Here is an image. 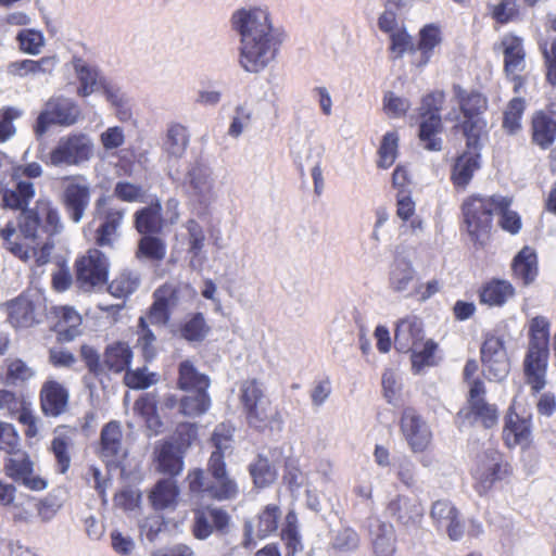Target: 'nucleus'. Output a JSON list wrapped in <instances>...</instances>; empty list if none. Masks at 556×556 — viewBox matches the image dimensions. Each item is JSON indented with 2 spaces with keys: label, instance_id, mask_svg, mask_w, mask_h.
Returning <instances> with one entry per match:
<instances>
[{
  "label": "nucleus",
  "instance_id": "19",
  "mask_svg": "<svg viewBox=\"0 0 556 556\" xmlns=\"http://www.w3.org/2000/svg\"><path fill=\"white\" fill-rule=\"evenodd\" d=\"M425 340L422 321L416 315H407L397 320L394 332V346L401 353L419 349Z\"/></svg>",
  "mask_w": 556,
  "mask_h": 556
},
{
  "label": "nucleus",
  "instance_id": "39",
  "mask_svg": "<svg viewBox=\"0 0 556 556\" xmlns=\"http://www.w3.org/2000/svg\"><path fill=\"white\" fill-rule=\"evenodd\" d=\"M178 387L185 391H206L210 379L201 374L191 361L186 359L179 364Z\"/></svg>",
  "mask_w": 556,
  "mask_h": 556
},
{
  "label": "nucleus",
  "instance_id": "59",
  "mask_svg": "<svg viewBox=\"0 0 556 556\" xmlns=\"http://www.w3.org/2000/svg\"><path fill=\"white\" fill-rule=\"evenodd\" d=\"M138 345L140 346L144 357L147 359L153 358L155 356V342L156 337L153 331L150 329L149 324H147V319L144 317L139 318L138 323Z\"/></svg>",
  "mask_w": 556,
  "mask_h": 556
},
{
  "label": "nucleus",
  "instance_id": "60",
  "mask_svg": "<svg viewBox=\"0 0 556 556\" xmlns=\"http://www.w3.org/2000/svg\"><path fill=\"white\" fill-rule=\"evenodd\" d=\"M35 497L23 495L18 505L13 506V511L9 515L11 520L16 525H29L35 518Z\"/></svg>",
  "mask_w": 556,
  "mask_h": 556
},
{
  "label": "nucleus",
  "instance_id": "57",
  "mask_svg": "<svg viewBox=\"0 0 556 556\" xmlns=\"http://www.w3.org/2000/svg\"><path fill=\"white\" fill-rule=\"evenodd\" d=\"M397 142L399 136L396 132H387L381 141L379 148L378 166L381 168H389L396 160L397 156Z\"/></svg>",
  "mask_w": 556,
  "mask_h": 556
},
{
  "label": "nucleus",
  "instance_id": "41",
  "mask_svg": "<svg viewBox=\"0 0 556 556\" xmlns=\"http://www.w3.org/2000/svg\"><path fill=\"white\" fill-rule=\"evenodd\" d=\"M73 66L79 81L78 94L80 97H88L94 92L100 86V81H105L99 76L96 67L89 65L80 58L73 60Z\"/></svg>",
  "mask_w": 556,
  "mask_h": 556
},
{
  "label": "nucleus",
  "instance_id": "25",
  "mask_svg": "<svg viewBox=\"0 0 556 556\" xmlns=\"http://www.w3.org/2000/svg\"><path fill=\"white\" fill-rule=\"evenodd\" d=\"M40 403L45 415L58 417L66 410L67 390L56 381H47L40 391Z\"/></svg>",
  "mask_w": 556,
  "mask_h": 556
},
{
  "label": "nucleus",
  "instance_id": "43",
  "mask_svg": "<svg viewBox=\"0 0 556 556\" xmlns=\"http://www.w3.org/2000/svg\"><path fill=\"white\" fill-rule=\"evenodd\" d=\"M157 470L169 476H177L184 469L182 455L172 443H164L157 450Z\"/></svg>",
  "mask_w": 556,
  "mask_h": 556
},
{
  "label": "nucleus",
  "instance_id": "14",
  "mask_svg": "<svg viewBox=\"0 0 556 556\" xmlns=\"http://www.w3.org/2000/svg\"><path fill=\"white\" fill-rule=\"evenodd\" d=\"M400 429L413 453L426 451L432 442L430 426L413 407L403 409L400 418Z\"/></svg>",
  "mask_w": 556,
  "mask_h": 556
},
{
  "label": "nucleus",
  "instance_id": "53",
  "mask_svg": "<svg viewBox=\"0 0 556 556\" xmlns=\"http://www.w3.org/2000/svg\"><path fill=\"white\" fill-rule=\"evenodd\" d=\"M180 401V412L188 417H198L211 406V399L206 391H192Z\"/></svg>",
  "mask_w": 556,
  "mask_h": 556
},
{
  "label": "nucleus",
  "instance_id": "5",
  "mask_svg": "<svg viewBox=\"0 0 556 556\" xmlns=\"http://www.w3.org/2000/svg\"><path fill=\"white\" fill-rule=\"evenodd\" d=\"M53 237L40 229L34 239L24 238L13 222H8L0 230V238L7 250L24 262L34 260L38 266L49 262L54 249L51 240Z\"/></svg>",
  "mask_w": 556,
  "mask_h": 556
},
{
  "label": "nucleus",
  "instance_id": "15",
  "mask_svg": "<svg viewBox=\"0 0 556 556\" xmlns=\"http://www.w3.org/2000/svg\"><path fill=\"white\" fill-rule=\"evenodd\" d=\"M508 472V464L503 460L502 455L494 448H488L479 456L472 472L478 492L485 493L495 481L504 479Z\"/></svg>",
  "mask_w": 556,
  "mask_h": 556
},
{
  "label": "nucleus",
  "instance_id": "38",
  "mask_svg": "<svg viewBox=\"0 0 556 556\" xmlns=\"http://www.w3.org/2000/svg\"><path fill=\"white\" fill-rule=\"evenodd\" d=\"M8 318L16 328H27L36 323L35 305L26 296H20L8 305Z\"/></svg>",
  "mask_w": 556,
  "mask_h": 556
},
{
  "label": "nucleus",
  "instance_id": "54",
  "mask_svg": "<svg viewBox=\"0 0 556 556\" xmlns=\"http://www.w3.org/2000/svg\"><path fill=\"white\" fill-rule=\"evenodd\" d=\"M166 255L165 242L151 235L143 236L138 243L137 257H146L151 261H162Z\"/></svg>",
  "mask_w": 556,
  "mask_h": 556
},
{
  "label": "nucleus",
  "instance_id": "36",
  "mask_svg": "<svg viewBox=\"0 0 556 556\" xmlns=\"http://www.w3.org/2000/svg\"><path fill=\"white\" fill-rule=\"evenodd\" d=\"M443 130L441 114L432 113L429 116H421L419 125V139L425 149L429 151H441Z\"/></svg>",
  "mask_w": 556,
  "mask_h": 556
},
{
  "label": "nucleus",
  "instance_id": "18",
  "mask_svg": "<svg viewBox=\"0 0 556 556\" xmlns=\"http://www.w3.org/2000/svg\"><path fill=\"white\" fill-rule=\"evenodd\" d=\"M388 515L407 530L418 529L424 519L421 503L405 495H397L387 506Z\"/></svg>",
  "mask_w": 556,
  "mask_h": 556
},
{
  "label": "nucleus",
  "instance_id": "31",
  "mask_svg": "<svg viewBox=\"0 0 556 556\" xmlns=\"http://www.w3.org/2000/svg\"><path fill=\"white\" fill-rule=\"evenodd\" d=\"M163 224L162 205L157 199L135 213V227L141 235L159 233Z\"/></svg>",
  "mask_w": 556,
  "mask_h": 556
},
{
  "label": "nucleus",
  "instance_id": "23",
  "mask_svg": "<svg viewBox=\"0 0 556 556\" xmlns=\"http://www.w3.org/2000/svg\"><path fill=\"white\" fill-rule=\"evenodd\" d=\"M430 517L438 528L446 530L452 540H458L463 535V526L458 520L457 510L451 502L445 500L434 502Z\"/></svg>",
  "mask_w": 556,
  "mask_h": 556
},
{
  "label": "nucleus",
  "instance_id": "50",
  "mask_svg": "<svg viewBox=\"0 0 556 556\" xmlns=\"http://www.w3.org/2000/svg\"><path fill=\"white\" fill-rule=\"evenodd\" d=\"M296 521V515L293 511L288 513L286 516V523L281 530V539L287 548L286 556H295L299 552L303 551V544L298 531Z\"/></svg>",
  "mask_w": 556,
  "mask_h": 556
},
{
  "label": "nucleus",
  "instance_id": "20",
  "mask_svg": "<svg viewBox=\"0 0 556 556\" xmlns=\"http://www.w3.org/2000/svg\"><path fill=\"white\" fill-rule=\"evenodd\" d=\"M548 348L529 346L523 361L527 383L534 392H540L546 384Z\"/></svg>",
  "mask_w": 556,
  "mask_h": 556
},
{
  "label": "nucleus",
  "instance_id": "46",
  "mask_svg": "<svg viewBox=\"0 0 556 556\" xmlns=\"http://www.w3.org/2000/svg\"><path fill=\"white\" fill-rule=\"evenodd\" d=\"M55 315L59 318L56 328L61 338L66 341L75 339L80 332V315L73 307L68 306L56 307Z\"/></svg>",
  "mask_w": 556,
  "mask_h": 556
},
{
  "label": "nucleus",
  "instance_id": "21",
  "mask_svg": "<svg viewBox=\"0 0 556 556\" xmlns=\"http://www.w3.org/2000/svg\"><path fill=\"white\" fill-rule=\"evenodd\" d=\"M122 428L118 421L108 422L100 434V457L108 464H115L124 457Z\"/></svg>",
  "mask_w": 556,
  "mask_h": 556
},
{
  "label": "nucleus",
  "instance_id": "58",
  "mask_svg": "<svg viewBox=\"0 0 556 556\" xmlns=\"http://www.w3.org/2000/svg\"><path fill=\"white\" fill-rule=\"evenodd\" d=\"M435 350L437 344L432 340H424L419 349L409 351L412 353V365L416 372H419L426 366L434 364Z\"/></svg>",
  "mask_w": 556,
  "mask_h": 556
},
{
  "label": "nucleus",
  "instance_id": "34",
  "mask_svg": "<svg viewBox=\"0 0 556 556\" xmlns=\"http://www.w3.org/2000/svg\"><path fill=\"white\" fill-rule=\"evenodd\" d=\"M281 517L280 508L277 505H267L257 516L255 525L247 523L245 533L251 536L254 534L257 539H265L278 529Z\"/></svg>",
  "mask_w": 556,
  "mask_h": 556
},
{
  "label": "nucleus",
  "instance_id": "35",
  "mask_svg": "<svg viewBox=\"0 0 556 556\" xmlns=\"http://www.w3.org/2000/svg\"><path fill=\"white\" fill-rule=\"evenodd\" d=\"M530 433V425L527 419L520 418L513 412L507 414L503 430V438L508 447L528 445Z\"/></svg>",
  "mask_w": 556,
  "mask_h": 556
},
{
  "label": "nucleus",
  "instance_id": "40",
  "mask_svg": "<svg viewBox=\"0 0 556 556\" xmlns=\"http://www.w3.org/2000/svg\"><path fill=\"white\" fill-rule=\"evenodd\" d=\"M442 42L440 28L434 24L424 26L419 31L417 50L420 53L418 66H426L434 54L435 48Z\"/></svg>",
  "mask_w": 556,
  "mask_h": 556
},
{
  "label": "nucleus",
  "instance_id": "6",
  "mask_svg": "<svg viewBox=\"0 0 556 556\" xmlns=\"http://www.w3.org/2000/svg\"><path fill=\"white\" fill-rule=\"evenodd\" d=\"M93 147L89 135L71 132L60 137L55 146L41 156V161L50 167L79 166L92 157Z\"/></svg>",
  "mask_w": 556,
  "mask_h": 556
},
{
  "label": "nucleus",
  "instance_id": "24",
  "mask_svg": "<svg viewBox=\"0 0 556 556\" xmlns=\"http://www.w3.org/2000/svg\"><path fill=\"white\" fill-rule=\"evenodd\" d=\"M190 143V132L187 126L178 122L167 125L163 138L162 150L172 160H179L186 154Z\"/></svg>",
  "mask_w": 556,
  "mask_h": 556
},
{
  "label": "nucleus",
  "instance_id": "22",
  "mask_svg": "<svg viewBox=\"0 0 556 556\" xmlns=\"http://www.w3.org/2000/svg\"><path fill=\"white\" fill-rule=\"evenodd\" d=\"M229 515L222 508H207L195 513L193 534L199 540L207 539L213 530L223 532L229 523Z\"/></svg>",
  "mask_w": 556,
  "mask_h": 556
},
{
  "label": "nucleus",
  "instance_id": "63",
  "mask_svg": "<svg viewBox=\"0 0 556 556\" xmlns=\"http://www.w3.org/2000/svg\"><path fill=\"white\" fill-rule=\"evenodd\" d=\"M22 114V110L13 106L0 110V142L9 140L15 135L16 129L13 125V121L21 117Z\"/></svg>",
  "mask_w": 556,
  "mask_h": 556
},
{
  "label": "nucleus",
  "instance_id": "2",
  "mask_svg": "<svg viewBox=\"0 0 556 556\" xmlns=\"http://www.w3.org/2000/svg\"><path fill=\"white\" fill-rule=\"evenodd\" d=\"M35 194L34 184L28 179H20L2 192L3 206L21 211L15 226L24 238L34 239L40 229L49 236L60 235L64 224L59 208L48 197H40L35 206L29 208Z\"/></svg>",
  "mask_w": 556,
  "mask_h": 556
},
{
  "label": "nucleus",
  "instance_id": "56",
  "mask_svg": "<svg viewBox=\"0 0 556 556\" xmlns=\"http://www.w3.org/2000/svg\"><path fill=\"white\" fill-rule=\"evenodd\" d=\"M71 438L64 434L54 437L51 442V450L56 459L58 470L65 473L71 466L70 446Z\"/></svg>",
  "mask_w": 556,
  "mask_h": 556
},
{
  "label": "nucleus",
  "instance_id": "47",
  "mask_svg": "<svg viewBox=\"0 0 556 556\" xmlns=\"http://www.w3.org/2000/svg\"><path fill=\"white\" fill-rule=\"evenodd\" d=\"M513 199L505 195H497L496 214L500 216V227L509 232L510 235H517L522 226L521 217L516 212L510 210Z\"/></svg>",
  "mask_w": 556,
  "mask_h": 556
},
{
  "label": "nucleus",
  "instance_id": "17",
  "mask_svg": "<svg viewBox=\"0 0 556 556\" xmlns=\"http://www.w3.org/2000/svg\"><path fill=\"white\" fill-rule=\"evenodd\" d=\"M10 455L11 457L5 464V469L11 478L33 491H42L47 488V481L34 475V464L26 452L16 450L10 453Z\"/></svg>",
  "mask_w": 556,
  "mask_h": 556
},
{
  "label": "nucleus",
  "instance_id": "44",
  "mask_svg": "<svg viewBox=\"0 0 556 556\" xmlns=\"http://www.w3.org/2000/svg\"><path fill=\"white\" fill-rule=\"evenodd\" d=\"M514 294L515 289L510 282L506 280H492L481 289L480 301L489 306H502Z\"/></svg>",
  "mask_w": 556,
  "mask_h": 556
},
{
  "label": "nucleus",
  "instance_id": "30",
  "mask_svg": "<svg viewBox=\"0 0 556 556\" xmlns=\"http://www.w3.org/2000/svg\"><path fill=\"white\" fill-rule=\"evenodd\" d=\"M531 124L533 142L541 149L549 148L556 140V119L547 112L538 111Z\"/></svg>",
  "mask_w": 556,
  "mask_h": 556
},
{
  "label": "nucleus",
  "instance_id": "3",
  "mask_svg": "<svg viewBox=\"0 0 556 556\" xmlns=\"http://www.w3.org/2000/svg\"><path fill=\"white\" fill-rule=\"evenodd\" d=\"M239 400L250 428L258 432H279L283 427L281 410L265 394L263 384L256 379L240 384Z\"/></svg>",
  "mask_w": 556,
  "mask_h": 556
},
{
  "label": "nucleus",
  "instance_id": "29",
  "mask_svg": "<svg viewBox=\"0 0 556 556\" xmlns=\"http://www.w3.org/2000/svg\"><path fill=\"white\" fill-rule=\"evenodd\" d=\"M479 148V143L477 149L468 148L469 151L464 152L456 159L452 170V180L456 187L465 188L472 179L475 172L480 167V154L477 152Z\"/></svg>",
  "mask_w": 556,
  "mask_h": 556
},
{
  "label": "nucleus",
  "instance_id": "8",
  "mask_svg": "<svg viewBox=\"0 0 556 556\" xmlns=\"http://www.w3.org/2000/svg\"><path fill=\"white\" fill-rule=\"evenodd\" d=\"M180 186L187 198L201 207H208L217 199L214 169L202 160L188 164Z\"/></svg>",
  "mask_w": 556,
  "mask_h": 556
},
{
  "label": "nucleus",
  "instance_id": "9",
  "mask_svg": "<svg viewBox=\"0 0 556 556\" xmlns=\"http://www.w3.org/2000/svg\"><path fill=\"white\" fill-rule=\"evenodd\" d=\"M453 91L465 118L463 130L467 139V148L477 149L486 127V122L481 115L486 110L488 101L481 93L469 92L459 85H454Z\"/></svg>",
  "mask_w": 556,
  "mask_h": 556
},
{
  "label": "nucleus",
  "instance_id": "4",
  "mask_svg": "<svg viewBox=\"0 0 556 556\" xmlns=\"http://www.w3.org/2000/svg\"><path fill=\"white\" fill-rule=\"evenodd\" d=\"M208 477L204 471L195 469L188 475L189 489L192 493L217 500L227 501L237 496L239 489L237 482L228 475L223 455L212 453L207 463Z\"/></svg>",
  "mask_w": 556,
  "mask_h": 556
},
{
  "label": "nucleus",
  "instance_id": "51",
  "mask_svg": "<svg viewBox=\"0 0 556 556\" xmlns=\"http://www.w3.org/2000/svg\"><path fill=\"white\" fill-rule=\"evenodd\" d=\"M140 285L139 275L124 270L117 275L109 285V292L118 299L127 298L134 293Z\"/></svg>",
  "mask_w": 556,
  "mask_h": 556
},
{
  "label": "nucleus",
  "instance_id": "7",
  "mask_svg": "<svg viewBox=\"0 0 556 556\" xmlns=\"http://www.w3.org/2000/svg\"><path fill=\"white\" fill-rule=\"evenodd\" d=\"M497 195L472 194L462 206L464 220L470 239L483 245L493 226V215L496 213Z\"/></svg>",
  "mask_w": 556,
  "mask_h": 556
},
{
  "label": "nucleus",
  "instance_id": "1",
  "mask_svg": "<svg viewBox=\"0 0 556 556\" xmlns=\"http://www.w3.org/2000/svg\"><path fill=\"white\" fill-rule=\"evenodd\" d=\"M230 27L239 37L238 62L244 72L258 74L276 59L283 34L273 26L268 10L238 9L231 14Z\"/></svg>",
  "mask_w": 556,
  "mask_h": 556
},
{
  "label": "nucleus",
  "instance_id": "61",
  "mask_svg": "<svg viewBox=\"0 0 556 556\" xmlns=\"http://www.w3.org/2000/svg\"><path fill=\"white\" fill-rule=\"evenodd\" d=\"M467 415H472L475 421H480L485 428L495 426L498 419L496 407L485 401L476 402Z\"/></svg>",
  "mask_w": 556,
  "mask_h": 556
},
{
  "label": "nucleus",
  "instance_id": "10",
  "mask_svg": "<svg viewBox=\"0 0 556 556\" xmlns=\"http://www.w3.org/2000/svg\"><path fill=\"white\" fill-rule=\"evenodd\" d=\"M126 213V207L114 203L110 195L97 199L93 217L99 223L96 230V243L99 247H113L121 236Z\"/></svg>",
  "mask_w": 556,
  "mask_h": 556
},
{
  "label": "nucleus",
  "instance_id": "52",
  "mask_svg": "<svg viewBox=\"0 0 556 556\" xmlns=\"http://www.w3.org/2000/svg\"><path fill=\"white\" fill-rule=\"evenodd\" d=\"M210 327L202 313H194L180 327V334L190 342L202 341L208 333Z\"/></svg>",
  "mask_w": 556,
  "mask_h": 556
},
{
  "label": "nucleus",
  "instance_id": "49",
  "mask_svg": "<svg viewBox=\"0 0 556 556\" xmlns=\"http://www.w3.org/2000/svg\"><path fill=\"white\" fill-rule=\"evenodd\" d=\"M178 488L172 479L160 480L150 494V501L155 509H164L175 504Z\"/></svg>",
  "mask_w": 556,
  "mask_h": 556
},
{
  "label": "nucleus",
  "instance_id": "45",
  "mask_svg": "<svg viewBox=\"0 0 556 556\" xmlns=\"http://www.w3.org/2000/svg\"><path fill=\"white\" fill-rule=\"evenodd\" d=\"M195 294L197 291L187 283L164 285L154 292V295L160 296L168 305L169 309L192 301Z\"/></svg>",
  "mask_w": 556,
  "mask_h": 556
},
{
  "label": "nucleus",
  "instance_id": "26",
  "mask_svg": "<svg viewBox=\"0 0 556 556\" xmlns=\"http://www.w3.org/2000/svg\"><path fill=\"white\" fill-rule=\"evenodd\" d=\"M415 278L416 270L412 262L397 252L389 270V289L394 293L407 292Z\"/></svg>",
  "mask_w": 556,
  "mask_h": 556
},
{
  "label": "nucleus",
  "instance_id": "11",
  "mask_svg": "<svg viewBox=\"0 0 556 556\" xmlns=\"http://www.w3.org/2000/svg\"><path fill=\"white\" fill-rule=\"evenodd\" d=\"M92 187L84 175L66 176L62 180L60 202L71 222L79 224L90 205Z\"/></svg>",
  "mask_w": 556,
  "mask_h": 556
},
{
  "label": "nucleus",
  "instance_id": "48",
  "mask_svg": "<svg viewBox=\"0 0 556 556\" xmlns=\"http://www.w3.org/2000/svg\"><path fill=\"white\" fill-rule=\"evenodd\" d=\"M156 396L153 393H144L134 405L135 413L144 419L147 427L154 433H157L162 426L156 414Z\"/></svg>",
  "mask_w": 556,
  "mask_h": 556
},
{
  "label": "nucleus",
  "instance_id": "64",
  "mask_svg": "<svg viewBox=\"0 0 556 556\" xmlns=\"http://www.w3.org/2000/svg\"><path fill=\"white\" fill-rule=\"evenodd\" d=\"M546 67V80L556 86V38H551L540 43Z\"/></svg>",
  "mask_w": 556,
  "mask_h": 556
},
{
  "label": "nucleus",
  "instance_id": "13",
  "mask_svg": "<svg viewBox=\"0 0 556 556\" xmlns=\"http://www.w3.org/2000/svg\"><path fill=\"white\" fill-rule=\"evenodd\" d=\"M481 362L483 375L490 381H502L508 376L510 362L501 338H485L481 346Z\"/></svg>",
  "mask_w": 556,
  "mask_h": 556
},
{
  "label": "nucleus",
  "instance_id": "16",
  "mask_svg": "<svg viewBox=\"0 0 556 556\" xmlns=\"http://www.w3.org/2000/svg\"><path fill=\"white\" fill-rule=\"evenodd\" d=\"M108 258L101 251L89 250L86 256L76 262V276L80 288L88 291L103 285L108 278Z\"/></svg>",
  "mask_w": 556,
  "mask_h": 556
},
{
  "label": "nucleus",
  "instance_id": "42",
  "mask_svg": "<svg viewBox=\"0 0 556 556\" xmlns=\"http://www.w3.org/2000/svg\"><path fill=\"white\" fill-rule=\"evenodd\" d=\"M103 357L104 369L122 372L130 365L132 352L126 342L118 341L106 346Z\"/></svg>",
  "mask_w": 556,
  "mask_h": 556
},
{
  "label": "nucleus",
  "instance_id": "33",
  "mask_svg": "<svg viewBox=\"0 0 556 556\" xmlns=\"http://www.w3.org/2000/svg\"><path fill=\"white\" fill-rule=\"evenodd\" d=\"M505 71L508 75H517L526 67L525 50L522 39L507 35L502 39Z\"/></svg>",
  "mask_w": 556,
  "mask_h": 556
},
{
  "label": "nucleus",
  "instance_id": "32",
  "mask_svg": "<svg viewBox=\"0 0 556 556\" xmlns=\"http://www.w3.org/2000/svg\"><path fill=\"white\" fill-rule=\"evenodd\" d=\"M56 64L58 59L55 56L15 61L8 65V73L18 77L51 75Z\"/></svg>",
  "mask_w": 556,
  "mask_h": 556
},
{
  "label": "nucleus",
  "instance_id": "12",
  "mask_svg": "<svg viewBox=\"0 0 556 556\" xmlns=\"http://www.w3.org/2000/svg\"><path fill=\"white\" fill-rule=\"evenodd\" d=\"M80 117L81 110L74 100L63 96L52 97L38 115L34 130L38 137H41L51 125L73 126Z\"/></svg>",
  "mask_w": 556,
  "mask_h": 556
},
{
  "label": "nucleus",
  "instance_id": "62",
  "mask_svg": "<svg viewBox=\"0 0 556 556\" xmlns=\"http://www.w3.org/2000/svg\"><path fill=\"white\" fill-rule=\"evenodd\" d=\"M549 324L544 317H535L530 323L529 346L548 348Z\"/></svg>",
  "mask_w": 556,
  "mask_h": 556
},
{
  "label": "nucleus",
  "instance_id": "28",
  "mask_svg": "<svg viewBox=\"0 0 556 556\" xmlns=\"http://www.w3.org/2000/svg\"><path fill=\"white\" fill-rule=\"evenodd\" d=\"M276 454H278L276 451L269 452V455L260 454L257 458L250 464L249 470L257 488L268 486L277 479L279 463Z\"/></svg>",
  "mask_w": 556,
  "mask_h": 556
},
{
  "label": "nucleus",
  "instance_id": "37",
  "mask_svg": "<svg viewBox=\"0 0 556 556\" xmlns=\"http://www.w3.org/2000/svg\"><path fill=\"white\" fill-rule=\"evenodd\" d=\"M513 273L517 279L528 286L534 281L538 276V257L533 249L525 247L514 257Z\"/></svg>",
  "mask_w": 556,
  "mask_h": 556
},
{
  "label": "nucleus",
  "instance_id": "27",
  "mask_svg": "<svg viewBox=\"0 0 556 556\" xmlns=\"http://www.w3.org/2000/svg\"><path fill=\"white\" fill-rule=\"evenodd\" d=\"M369 532L377 556H392L395 552V531L391 523L369 518Z\"/></svg>",
  "mask_w": 556,
  "mask_h": 556
},
{
  "label": "nucleus",
  "instance_id": "55",
  "mask_svg": "<svg viewBox=\"0 0 556 556\" xmlns=\"http://www.w3.org/2000/svg\"><path fill=\"white\" fill-rule=\"evenodd\" d=\"M526 109V102L521 98H514L509 101L504 112L503 127L509 132L515 134L521 127V117Z\"/></svg>",
  "mask_w": 556,
  "mask_h": 556
}]
</instances>
